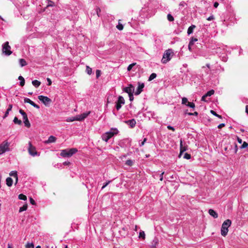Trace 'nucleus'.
<instances>
[{
	"mask_svg": "<svg viewBox=\"0 0 248 248\" xmlns=\"http://www.w3.org/2000/svg\"><path fill=\"white\" fill-rule=\"evenodd\" d=\"M78 152V149L75 148L62 150L60 155L63 157H69Z\"/></svg>",
	"mask_w": 248,
	"mask_h": 248,
	"instance_id": "1",
	"label": "nucleus"
},
{
	"mask_svg": "<svg viewBox=\"0 0 248 248\" xmlns=\"http://www.w3.org/2000/svg\"><path fill=\"white\" fill-rule=\"evenodd\" d=\"M173 55L174 53L171 49H168L166 50L164 53L163 58L161 60V62L163 63H166L168 62L170 60Z\"/></svg>",
	"mask_w": 248,
	"mask_h": 248,
	"instance_id": "2",
	"label": "nucleus"
},
{
	"mask_svg": "<svg viewBox=\"0 0 248 248\" xmlns=\"http://www.w3.org/2000/svg\"><path fill=\"white\" fill-rule=\"evenodd\" d=\"M232 221L230 219H227L224 221L222 224L221 228V234L222 236H225L227 235L229 231L228 228L231 226Z\"/></svg>",
	"mask_w": 248,
	"mask_h": 248,
	"instance_id": "3",
	"label": "nucleus"
},
{
	"mask_svg": "<svg viewBox=\"0 0 248 248\" xmlns=\"http://www.w3.org/2000/svg\"><path fill=\"white\" fill-rule=\"evenodd\" d=\"M10 143L7 140H4L0 144V155H2L6 151H10Z\"/></svg>",
	"mask_w": 248,
	"mask_h": 248,
	"instance_id": "4",
	"label": "nucleus"
},
{
	"mask_svg": "<svg viewBox=\"0 0 248 248\" xmlns=\"http://www.w3.org/2000/svg\"><path fill=\"white\" fill-rule=\"evenodd\" d=\"M2 52L7 56H9L12 53V51H11V46L9 45L8 42H6L2 45Z\"/></svg>",
	"mask_w": 248,
	"mask_h": 248,
	"instance_id": "5",
	"label": "nucleus"
},
{
	"mask_svg": "<svg viewBox=\"0 0 248 248\" xmlns=\"http://www.w3.org/2000/svg\"><path fill=\"white\" fill-rule=\"evenodd\" d=\"M29 147L28 148V151L29 154L33 156L37 155H38V152L36 150V148L34 146L31 141H29L28 143Z\"/></svg>",
	"mask_w": 248,
	"mask_h": 248,
	"instance_id": "6",
	"label": "nucleus"
},
{
	"mask_svg": "<svg viewBox=\"0 0 248 248\" xmlns=\"http://www.w3.org/2000/svg\"><path fill=\"white\" fill-rule=\"evenodd\" d=\"M38 98L46 106H48L52 102L51 100L47 96L39 95Z\"/></svg>",
	"mask_w": 248,
	"mask_h": 248,
	"instance_id": "7",
	"label": "nucleus"
},
{
	"mask_svg": "<svg viewBox=\"0 0 248 248\" xmlns=\"http://www.w3.org/2000/svg\"><path fill=\"white\" fill-rule=\"evenodd\" d=\"M125 103V100L124 97L122 96H119L118 98L117 101L116 102V108L117 110H119L121 107L122 105H124Z\"/></svg>",
	"mask_w": 248,
	"mask_h": 248,
	"instance_id": "8",
	"label": "nucleus"
},
{
	"mask_svg": "<svg viewBox=\"0 0 248 248\" xmlns=\"http://www.w3.org/2000/svg\"><path fill=\"white\" fill-rule=\"evenodd\" d=\"M187 145L186 143H183L182 140H180V154L179 155V157H180L182 154L187 150Z\"/></svg>",
	"mask_w": 248,
	"mask_h": 248,
	"instance_id": "9",
	"label": "nucleus"
},
{
	"mask_svg": "<svg viewBox=\"0 0 248 248\" xmlns=\"http://www.w3.org/2000/svg\"><path fill=\"white\" fill-rule=\"evenodd\" d=\"M117 132H107L102 136V139L103 140L107 142L109 139H110L113 135L116 134Z\"/></svg>",
	"mask_w": 248,
	"mask_h": 248,
	"instance_id": "10",
	"label": "nucleus"
},
{
	"mask_svg": "<svg viewBox=\"0 0 248 248\" xmlns=\"http://www.w3.org/2000/svg\"><path fill=\"white\" fill-rule=\"evenodd\" d=\"M138 87L136 92L135 93L136 95L140 94L143 90V88L144 87V84L143 83L138 82Z\"/></svg>",
	"mask_w": 248,
	"mask_h": 248,
	"instance_id": "11",
	"label": "nucleus"
},
{
	"mask_svg": "<svg viewBox=\"0 0 248 248\" xmlns=\"http://www.w3.org/2000/svg\"><path fill=\"white\" fill-rule=\"evenodd\" d=\"M90 113L91 112L89 111L88 112L81 114V115H77L76 119L79 121H82L84 120L90 114Z\"/></svg>",
	"mask_w": 248,
	"mask_h": 248,
	"instance_id": "12",
	"label": "nucleus"
},
{
	"mask_svg": "<svg viewBox=\"0 0 248 248\" xmlns=\"http://www.w3.org/2000/svg\"><path fill=\"white\" fill-rule=\"evenodd\" d=\"M24 102L30 104L32 106H33V107H34L37 109H39L40 108V107L38 105L34 103L32 101H31L29 98H24Z\"/></svg>",
	"mask_w": 248,
	"mask_h": 248,
	"instance_id": "13",
	"label": "nucleus"
},
{
	"mask_svg": "<svg viewBox=\"0 0 248 248\" xmlns=\"http://www.w3.org/2000/svg\"><path fill=\"white\" fill-rule=\"evenodd\" d=\"M125 123L129 125L131 128H133L136 124V122L135 119H133L124 122Z\"/></svg>",
	"mask_w": 248,
	"mask_h": 248,
	"instance_id": "14",
	"label": "nucleus"
},
{
	"mask_svg": "<svg viewBox=\"0 0 248 248\" xmlns=\"http://www.w3.org/2000/svg\"><path fill=\"white\" fill-rule=\"evenodd\" d=\"M208 213L210 216L213 217L215 218H217L218 217V214L217 213L214 211L213 209H209L208 211Z\"/></svg>",
	"mask_w": 248,
	"mask_h": 248,
	"instance_id": "15",
	"label": "nucleus"
},
{
	"mask_svg": "<svg viewBox=\"0 0 248 248\" xmlns=\"http://www.w3.org/2000/svg\"><path fill=\"white\" fill-rule=\"evenodd\" d=\"M12 107H13V106L12 104L9 105L8 108H7L6 111L5 113L4 116L3 117V119H5L6 117H7L8 116V115H9V111L11 110Z\"/></svg>",
	"mask_w": 248,
	"mask_h": 248,
	"instance_id": "16",
	"label": "nucleus"
},
{
	"mask_svg": "<svg viewBox=\"0 0 248 248\" xmlns=\"http://www.w3.org/2000/svg\"><path fill=\"white\" fill-rule=\"evenodd\" d=\"M9 175L13 177L15 179H16V182H18V176L17 172L16 171H12L10 172Z\"/></svg>",
	"mask_w": 248,
	"mask_h": 248,
	"instance_id": "17",
	"label": "nucleus"
},
{
	"mask_svg": "<svg viewBox=\"0 0 248 248\" xmlns=\"http://www.w3.org/2000/svg\"><path fill=\"white\" fill-rule=\"evenodd\" d=\"M56 140V138L53 136H50L48 140L46 142V143H52L54 142Z\"/></svg>",
	"mask_w": 248,
	"mask_h": 248,
	"instance_id": "18",
	"label": "nucleus"
},
{
	"mask_svg": "<svg viewBox=\"0 0 248 248\" xmlns=\"http://www.w3.org/2000/svg\"><path fill=\"white\" fill-rule=\"evenodd\" d=\"M6 182L7 186H11L13 184V181L11 177H8L6 178Z\"/></svg>",
	"mask_w": 248,
	"mask_h": 248,
	"instance_id": "19",
	"label": "nucleus"
},
{
	"mask_svg": "<svg viewBox=\"0 0 248 248\" xmlns=\"http://www.w3.org/2000/svg\"><path fill=\"white\" fill-rule=\"evenodd\" d=\"M32 85L36 88H38L41 84V82L37 80H34L32 81Z\"/></svg>",
	"mask_w": 248,
	"mask_h": 248,
	"instance_id": "20",
	"label": "nucleus"
},
{
	"mask_svg": "<svg viewBox=\"0 0 248 248\" xmlns=\"http://www.w3.org/2000/svg\"><path fill=\"white\" fill-rule=\"evenodd\" d=\"M196 26L195 25H191L190 26L187 30V34H190L193 32V29L195 28Z\"/></svg>",
	"mask_w": 248,
	"mask_h": 248,
	"instance_id": "21",
	"label": "nucleus"
},
{
	"mask_svg": "<svg viewBox=\"0 0 248 248\" xmlns=\"http://www.w3.org/2000/svg\"><path fill=\"white\" fill-rule=\"evenodd\" d=\"M123 91L127 93L128 94H130V93H133V92L131 89H130L128 87H125L123 89Z\"/></svg>",
	"mask_w": 248,
	"mask_h": 248,
	"instance_id": "22",
	"label": "nucleus"
},
{
	"mask_svg": "<svg viewBox=\"0 0 248 248\" xmlns=\"http://www.w3.org/2000/svg\"><path fill=\"white\" fill-rule=\"evenodd\" d=\"M18 79L19 80H20V85L21 86H23L25 85V80H24V78H23V77H22L21 76H20L18 77Z\"/></svg>",
	"mask_w": 248,
	"mask_h": 248,
	"instance_id": "23",
	"label": "nucleus"
},
{
	"mask_svg": "<svg viewBox=\"0 0 248 248\" xmlns=\"http://www.w3.org/2000/svg\"><path fill=\"white\" fill-rule=\"evenodd\" d=\"M19 62L20 65L22 67L26 66L27 64V63L26 62V61L23 59H19Z\"/></svg>",
	"mask_w": 248,
	"mask_h": 248,
	"instance_id": "24",
	"label": "nucleus"
},
{
	"mask_svg": "<svg viewBox=\"0 0 248 248\" xmlns=\"http://www.w3.org/2000/svg\"><path fill=\"white\" fill-rule=\"evenodd\" d=\"M13 122L15 124H18L19 125H21L22 124V122L21 120H18L16 117H15L14 119Z\"/></svg>",
	"mask_w": 248,
	"mask_h": 248,
	"instance_id": "25",
	"label": "nucleus"
},
{
	"mask_svg": "<svg viewBox=\"0 0 248 248\" xmlns=\"http://www.w3.org/2000/svg\"><path fill=\"white\" fill-rule=\"evenodd\" d=\"M27 208H28V204H25L22 207H20L19 212H21L26 211L27 209Z\"/></svg>",
	"mask_w": 248,
	"mask_h": 248,
	"instance_id": "26",
	"label": "nucleus"
},
{
	"mask_svg": "<svg viewBox=\"0 0 248 248\" xmlns=\"http://www.w3.org/2000/svg\"><path fill=\"white\" fill-rule=\"evenodd\" d=\"M215 93V91L214 90H211L207 92L206 93H205V96H210L214 94Z\"/></svg>",
	"mask_w": 248,
	"mask_h": 248,
	"instance_id": "27",
	"label": "nucleus"
},
{
	"mask_svg": "<svg viewBox=\"0 0 248 248\" xmlns=\"http://www.w3.org/2000/svg\"><path fill=\"white\" fill-rule=\"evenodd\" d=\"M18 198L20 200L25 201L27 200V197L26 195L23 194H20L18 195Z\"/></svg>",
	"mask_w": 248,
	"mask_h": 248,
	"instance_id": "28",
	"label": "nucleus"
},
{
	"mask_svg": "<svg viewBox=\"0 0 248 248\" xmlns=\"http://www.w3.org/2000/svg\"><path fill=\"white\" fill-rule=\"evenodd\" d=\"M156 77V74L155 73H152L149 77L148 80L151 81Z\"/></svg>",
	"mask_w": 248,
	"mask_h": 248,
	"instance_id": "29",
	"label": "nucleus"
},
{
	"mask_svg": "<svg viewBox=\"0 0 248 248\" xmlns=\"http://www.w3.org/2000/svg\"><path fill=\"white\" fill-rule=\"evenodd\" d=\"M86 71L88 74L90 75L92 73V69L90 68L89 66H86Z\"/></svg>",
	"mask_w": 248,
	"mask_h": 248,
	"instance_id": "30",
	"label": "nucleus"
},
{
	"mask_svg": "<svg viewBox=\"0 0 248 248\" xmlns=\"http://www.w3.org/2000/svg\"><path fill=\"white\" fill-rule=\"evenodd\" d=\"M139 238H142L143 239H144L145 238V234L144 231H140L139 234Z\"/></svg>",
	"mask_w": 248,
	"mask_h": 248,
	"instance_id": "31",
	"label": "nucleus"
},
{
	"mask_svg": "<svg viewBox=\"0 0 248 248\" xmlns=\"http://www.w3.org/2000/svg\"><path fill=\"white\" fill-rule=\"evenodd\" d=\"M24 123L25 124V126H26L28 128L30 127L31 124H30V123L28 119V120L26 119L25 121H24Z\"/></svg>",
	"mask_w": 248,
	"mask_h": 248,
	"instance_id": "32",
	"label": "nucleus"
},
{
	"mask_svg": "<svg viewBox=\"0 0 248 248\" xmlns=\"http://www.w3.org/2000/svg\"><path fill=\"white\" fill-rule=\"evenodd\" d=\"M76 118H77V116L74 117L68 118L66 119V122H73L74 121H78V120L76 119Z\"/></svg>",
	"mask_w": 248,
	"mask_h": 248,
	"instance_id": "33",
	"label": "nucleus"
},
{
	"mask_svg": "<svg viewBox=\"0 0 248 248\" xmlns=\"http://www.w3.org/2000/svg\"><path fill=\"white\" fill-rule=\"evenodd\" d=\"M210 112L214 115L217 117L218 118H220V119H221L222 118V116L220 115H218L217 114L215 111H214L213 110H211L210 111Z\"/></svg>",
	"mask_w": 248,
	"mask_h": 248,
	"instance_id": "34",
	"label": "nucleus"
},
{
	"mask_svg": "<svg viewBox=\"0 0 248 248\" xmlns=\"http://www.w3.org/2000/svg\"><path fill=\"white\" fill-rule=\"evenodd\" d=\"M25 247L26 248H34V245L32 243H28L26 246Z\"/></svg>",
	"mask_w": 248,
	"mask_h": 248,
	"instance_id": "35",
	"label": "nucleus"
},
{
	"mask_svg": "<svg viewBox=\"0 0 248 248\" xmlns=\"http://www.w3.org/2000/svg\"><path fill=\"white\" fill-rule=\"evenodd\" d=\"M188 102H189L187 100V99L186 97H183L182 100V104L184 105H187L188 104Z\"/></svg>",
	"mask_w": 248,
	"mask_h": 248,
	"instance_id": "36",
	"label": "nucleus"
},
{
	"mask_svg": "<svg viewBox=\"0 0 248 248\" xmlns=\"http://www.w3.org/2000/svg\"><path fill=\"white\" fill-rule=\"evenodd\" d=\"M158 243H159L158 239L157 238H155L153 241V243L152 244V246H155V248H156V246L158 245Z\"/></svg>",
	"mask_w": 248,
	"mask_h": 248,
	"instance_id": "37",
	"label": "nucleus"
},
{
	"mask_svg": "<svg viewBox=\"0 0 248 248\" xmlns=\"http://www.w3.org/2000/svg\"><path fill=\"white\" fill-rule=\"evenodd\" d=\"M116 28L118 30L122 31L124 29V26L122 24L119 23L118 25H117Z\"/></svg>",
	"mask_w": 248,
	"mask_h": 248,
	"instance_id": "38",
	"label": "nucleus"
},
{
	"mask_svg": "<svg viewBox=\"0 0 248 248\" xmlns=\"http://www.w3.org/2000/svg\"><path fill=\"white\" fill-rule=\"evenodd\" d=\"M54 5H55V4L53 1H52L50 0H48L47 7H49V6L52 7V6H54Z\"/></svg>",
	"mask_w": 248,
	"mask_h": 248,
	"instance_id": "39",
	"label": "nucleus"
},
{
	"mask_svg": "<svg viewBox=\"0 0 248 248\" xmlns=\"http://www.w3.org/2000/svg\"><path fill=\"white\" fill-rule=\"evenodd\" d=\"M167 18H168V20L170 21H174V18L170 14H168L167 15Z\"/></svg>",
	"mask_w": 248,
	"mask_h": 248,
	"instance_id": "40",
	"label": "nucleus"
},
{
	"mask_svg": "<svg viewBox=\"0 0 248 248\" xmlns=\"http://www.w3.org/2000/svg\"><path fill=\"white\" fill-rule=\"evenodd\" d=\"M125 164L128 166H131L133 165V161L130 159L127 160L125 162Z\"/></svg>",
	"mask_w": 248,
	"mask_h": 248,
	"instance_id": "41",
	"label": "nucleus"
},
{
	"mask_svg": "<svg viewBox=\"0 0 248 248\" xmlns=\"http://www.w3.org/2000/svg\"><path fill=\"white\" fill-rule=\"evenodd\" d=\"M186 106L193 108H194L195 107V104L193 102H188V104H187Z\"/></svg>",
	"mask_w": 248,
	"mask_h": 248,
	"instance_id": "42",
	"label": "nucleus"
},
{
	"mask_svg": "<svg viewBox=\"0 0 248 248\" xmlns=\"http://www.w3.org/2000/svg\"><path fill=\"white\" fill-rule=\"evenodd\" d=\"M136 64V63H133L132 64H130V65H128V66L127 67V71H130L132 68H133V67Z\"/></svg>",
	"mask_w": 248,
	"mask_h": 248,
	"instance_id": "43",
	"label": "nucleus"
},
{
	"mask_svg": "<svg viewBox=\"0 0 248 248\" xmlns=\"http://www.w3.org/2000/svg\"><path fill=\"white\" fill-rule=\"evenodd\" d=\"M184 158L186 159H189L191 158V155L188 153H185L184 156Z\"/></svg>",
	"mask_w": 248,
	"mask_h": 248,
	"instance_id": "44",
	"label": "nucleus"
},
{
	"mask_svg": "<svg viewBox=\"0 0 248 248\" xmlns=\"http://www.w3.org/2000/svg\"><path fill=\"white\" fill-rule=\"evenodd\" d=\"M248 146V143L247 142H246V141H244L243 143V144L241 145V148H242V149L245 148H247Z\"/></svg>",
	"mask_w": 248,
	"mask_h": 248,
	"instance_id": "45",
	"label": "nucleus"
},
{
	"mask_svg": "<svg viewBox=\"0 0 248 248\" xmlns=\"http://www.w3.org/2000/svg\"><path fill=\"white\" fill-rule=\"evenodd\" d=\"M186 114H187L188 115H195L197 116L198 115V113L197 111L194 112V113L189 112L187 113L186 111Z\"/></svg>",
	"mask_w": 248,
	"mask_h": 248,
	"instance_id": "46",
	"label": "nucleus"
},
{
	"mask_svg": "<svg viewBox=\"0 0 248 248\" xmlns=\"http://www.w3.org/2000/svg\"><path fill=\"white\" fill-rule=\"evenodd\" d=\"M19 112L22 115L23 117L24 116L27 115V114L24 112V111L21 109L19 110Z\"/></svg>",
	"mask_w": 248,
	"mask_h": 248,
	"instance_id": "47",
	"label": "nucleus"
},
{
	"mask_svg": "<svg viewBox=\"0 0 248 248\" xmlns=\"http://www.w3.org/2000/svg\"><path fill=\"white\" fill-rule=\"evenodd\" d=\"M19 112L22 115L23 117L24 116L27 115V114L24 112V111L21 109L19 110Z\"/></svg>",
	"mask_w": 248,
	"mask_h": 248,
	"instance_id": "48",
	"label": "nucleus"
},
{
	"mask_svg": "<svg viewBox=\"0 0 248 248\" xmlns=\"http://www.w3.org/2000/svg\"><path fill=\"white\" fill-rule=\"evenodd\" d=\"M100 74H101V71L99 70H97L96 71V78H98L100 76Z\"/></svg>",
	"mask_w": 248,
	"mask_h": 248,
	"instance_id": "49",
	"label": "nucleus"
},
{
	"mask_svg": "<svg viewBox=\"0 0 248 248\" xmlns=\"http://www.w3.org/2000/svg\"><path fill=\"white\" fill-rule=\"evenodd\" d=\"M30 203L32 205H35L36 204L35 201L31 197L30 198Z\"/></svg>",
	"mask_w": 248,
	"mask_h": 248,
	"instance_id": "50",
	"label": "nucleus"
},
{
	"mask_svg": "<svg viewBox=\"0 0 248 248\" xmlns=\"http://www.w3.org/2000/svg\"><path fill=\"white\" fill-rule=\"evenodd\" d=\"M129 100L130 101H132L134 100L133 93L128 94Z\"/></svg>",
	"mask_w": 248,
	"mask_h": 248,
	"instance_id": "51",
	"label": "nucleus"
},
{
	"mask_svg": "<svg viewBox=\"0 0 248 248\" xmlns=\"http://www.w3.org/2000/svg\"><path fill=\"white\" fill-rule=\"evenodd\" d=\"M215 19V17L213 15L210 16L208 18H207V20L208 21L212 20Z\"/></svg>",
	"mask_w": 248,
	"mask_h": 248,
	"instance_id": "52",
	"label": "nucleus"
},
{
	"mask_svg": "<svg viewBox=\"0 0 248 248\" xmlns=\"http://www.w3.org/2000/svg\"><path fill=\"white\" fill-rule=\"evenodd\" d=\"M101 12V9L99 8H96V13L98 17L100 16L99 13Z\"/></svg>",
	"mask_w": 248,
	"mask_h": 248,
	"instance_id": "53",
	"label": "nucleus"
},
{
	"mask_svg": "<svg viewBox=\"0 0 248 248\" xmlns=\"http://www.w3.org/2000/svg\"><path fill=\"white\" fill-rule=\"evenodd\" d=\"M167 128H168V129H169V130H172V131H175V128H174L173 127H172V126H170V125H168V126H167Z\"/></svg>",
	"mask_w": 248,
	"mask_h": 248,
	"instance_id": "54",
	"label": "nucleus"
},
{
	"mask_svg": "<svg viewBox=\"0 0 248 248\" xmlns=\"http://www.w3.org/2000/svg\"><path fill=\"white\" fill-rule=\"evenodd\" d=\"M197 41H198V39L197 38L192 37L191 41H190V42H192V45H193L194 42Z\"/></svg>",
	"mask_w": 248,
	"mask_h": 248,
	"instance_id": "55",
	"label": "nucleus"
},
{
	"mask_svg": "<svg viewBox=\"0 0 248 248\" xmlns=\"http://www.w3.org/2000/svg\"><path fill=\"white\" fill-rule=\"evenodd\" d=\"M110 182V181H108V182H107L102 187V189L104 188L106 186H107Z\"/></svg>",
	"mask_w": 248,
	"mask_h": 248,
	"instance_id": "56",
	"label": "nucleus"
},
{
	"mask_svg": "<svg viewBox=\"0 0 248 248\" xmlns=\"http://www.w3.org/2000/svg\"><path fill=\"white\" fill-rule=\"evenodd\" d=\"M224 126H225V124H219L218 125L217 127L220 129V128H222Z\"/></svg>",
	"mask_w": 248,
	"mask_h": 248,
	"instance_id": "57",
	"label": "nucleus"
},
{
	"mask_svg": "<svg viewBox=\"0 0 248 248\" xmlns=\"http://www.w3.org/2000/svg\"><path fill=\"white\" fill-rule=\"evenodd\" d=\"M147 140V139L146 138H144L143 141H142V142L141 143L140 146H143L144 144V143Z\"/></svg>",
	"mask_w": 248,
	"mask_h": 248,
	"instance_id": "58",
	"label": "nucleus"
},
{
	"mask_svg": "<svg viewBox=\"0 0 248 248\" xmlns=\"http://www.w3.org/2000/svg\"><path fill=\"white\" fill-rule=\"evenodd\" d=\"M47 81L48 82V85H49V86L51 84V83H52L51 79L50 78H47Z\"/></svg>",
	"mask_w": 248,
	"mask_h": 248,
	"instance_id": "59",
	"label": "nucleus"
},
{
	"mask_svg": "<svg viewBox=\"0 0 248 248\" xmlns=\"http://www.w3.org/2000/svg\"><path fill=\"white\" fill-rule=\"evenodd\" d=\"M192 42H189V44H188V49L190 51H191V46H192Z\"/></svg>",
	"mask_w": 248,
	"mask_h": 248,
	"instance_id": "60",
	"label": "nucleus"
},
{
	"mask_svg": "<svg viewBox=\"0 0 248 248\" xmlns=\"http://www.w3.org/2000/svg\"><path fill=\"white\" fill-rule=\"evenodd\" d=\"M128 87L131 89L133 91H134V86L132 84H129Z\"/></svg>",
	"mask_w": 248,
	"mask_h": 248,
	"instance_id": "61",
	"label": "nucleus"
},
{
	"mask_svg": "<svg viewBox=\"0 0 248 248\" xmlns=\"http://www.w3.org/2000/svg\"><path fill=\"white\" fill-rule=\"evenodd\" d=\"M206 97H207L206 96H205V94H204V95L202 96V101H206V100H205V98Z\"/></svg>",
	"mask_w": 248,
	"mask_h": 248,
	"instance_id": "62",
	"label": "nucleus"
},
{
	"mask_svg": "<svg viewBox=\"0 0 248 248\" xmlns=\"http://www.w3.org/2000/svg\"><path fill=\"white\" fill-rule=\"evenodd\" d=\"M219 4L217 2H215L214 4V6L215 7V8H217Z\"/></svg>",
	"mask_w": 248,
	"mask_h": 248,
	"instance_id": "63",
	"label": "nucleus"
},
{
	"mask_svg": "<svg viewBox=\"0 0 248 248\" xmlns=\"http://www.w3.org/2000/svg\"><path fill=\"white\" fill-rule=\"evenodd\" d=\"M237 141L239 143H241L242 142V140L239 138V137H237Z\"/></svg>",
	"mask_w": 248,
	"mask_h": 248,
	"instance_id": "64",
	"label": "nucleus"
}]
</instances>
